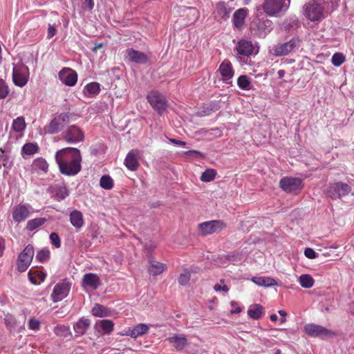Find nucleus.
Masks as SVG:
<instances>
[{
  "instance_id": "nucleus-1",
  "label": "nucleus",
  "mask_w": 354,
  "mask_h": 354,
  "mask_svg": "<svg viewBox=\"0 0 354 354\" xmlns=\"http://www.w3.org/2000/svg\"><path fill=\"white\" fill-rule=\"evenodd\" d=\"M55 160L63 174L75 176L81 170L82 156L77 148L66 147L57 151Z\"/></svg>"
},
{
  "instance_id": "nucleus-36",
  "label": "nucleus",
  "mask_w": 354,
  "mask_h": 354,
  "mask_svg": "<svg viewBox=\"0 0 354 354\" xmlns=\"http://www.w3.org/2000/svg\"><path fill=\"white\" fill-rule=\"evenodd\" d=\"M46 219L45 218H37L28 221L26 229L29 231H33L37 227L45 223Z\"/></svg>"
},
{
  "instance_id": "nucleus-9",
  "label": "nucleus",
  "mask_w": 354,
  "mask_h": 354,
  "mask_svg": "<svg viewBox=\"0 0 354 354\" xmlns=\"http://www.w3.org/2000/svg\"><path fill=\"white\" fill-rule=\"evenodd\" d=\"M226 227V224L220 220L205 221L198 225V229L200 234L207 236L214 233H218Z\"/></svg>"
},
{
  "instance_id": "nucleus-7",
  "label": "nucleus",
  "mask_w": 354,
  "mask_h": 354,
  "mask_svg": "<svg viewBox=\"0 0 354 354\" xmlns=\"http://www.w3.org/2000/svg\"><path fill=\"white\" fill-rule=\"evenodd\" d=\"M290 0H265L263 8L270 16H274L281 12H285L290 6Z\"/></svg>"
},
{
  "instance_id": "nucleus-38",
  "label": "nucleus",
  "mask_w": 354,
  "mask_h": 354,
  "mask_svg": "<svg viewBox=\"0 0 354 354\" xmlns=\"http://www.w3.org/2000/svg\"><path fill=\"white\" fill-rule=\"evenodd\" d=\"M26 122L23 117H17L13 120L12 127L16 132H21L26 128Z\"/></svg>"
},
{
  "instance_id": "nucleus-4",
  "label": "nucleus",
  "mask_w": 354,
  "mask_h": 354,
  "mask_svg": "<svg viewBox=\"0 0 354 354\" xmlns=\"http://www.w3.org/2000/svg\"><path fill=\"white\" fill-rule=\"evenodd\" d=\"M304 331L311 337L326 339L336 336V333L321 325L309 323L304 326Z\"/></svg>"
},
{
  "instance_id": "nucleus-60",
  "label": "nucleus",
  "mask_w": 354,
  "mask_h": 354,
  "mask_svg": "<svg viewBox=\"0 0 354 354\" xmlns=\"http://www.w3.org/2000/svg\"><path fill=\"white\" fill-rule=\"evenodd\" d=\"M169 141L171 142L174 143V144H176V145H180V146H185V142L179 140L169 139Z\"/></svg>"
},
{
  "instance_id": "nucleus-58",
  "label": "nucleus",
  "mask_w": 354,
  "mask_h": 354,
  "mask_svg": "<svg viewBox=\"0 0 354 354\" xmlns=\"http://www.w3.org/2000/svg\"><path fill=\"white\" fill-rule=\"evenodd\" d=\"M226 259L229 261H231L232 263H236L237 261H238V255H235V254H230V255H227Z\"/></svg>"
},
{
  "instance_id": "nucleus-55",
  "label": "nucleus",
  "mask_w": 354,
  "mask_h": 354,
  "mask_svg": "<svg viewBox=\"0 0 354 354\" xmlns=\"http://www.w3.org/2000/svg\"><path fill=\"white\" fill-rule=\"evenodd\" d=\"M56 33V28L53 26L49 25L48 28V38H52Z\"/></svg>"
},
{
  "instance_id": "nucleus-39",
  "label": "nucleus",
  "mask_w": 354,
  "mask_h": 354,
  "mask_svg": "<svg viewBox=\"0 0 354 354\" xmlns=\"http://www.w3.org/2000/svg\"><path fill=\"white\" fill-rule=\"evenodd\" d=\"M100 185L104 189H111L113 187V180L109 176L104 175L101 177Z\"/></svg>"
},
{
  "instance_id": "nucleus-18",
  "label": "nucleus",
  "mask_w": 354,
  "mask_h": 354,
  "mask_svg": "<svg viewBox=\"0 0 354 354\" xmlns=\"http://www.w3.org/2000/svg\"><path fill=\"white\" fill-rule=\"evenodd\" d=\"M59 79L63 84L73 86L77 82V74L71 68H64L59 73Z\"/></svg>"
},
{
  "instance_id": "nucleus-13",
  "label": "nucleus",
  "mask_w": 354,
  "mask_h": 354,
  "mask_svg": "<svg viewBox=\"0 0 354 354\" xmlns=\"http://www.w3.org/2000/svg\"><path fill=\"white\" fill-rule=\"evenodd\" d=\"M279 184L286 193L296 194L302 188V180L299 178L283 177Z\"/></svg>"
},
{
  "instance_id": "nucleus-16",
  "label": "nucleus",
  "mask_w": 354,
  "mask_h": 354,
  "mask_svg": "<svg viewBox=\"0 0 354 354\" xmlns=\"http://www.w3.org/2000/svg\"><path fill=\"white\" fill-rule=\"evenodd\" d=\"M125 60L138 64H146L149 61V57L147 54L134 50L133 48H128L124 54Z\"/></svg>"
},
{
  "instance_id": "nucleus-22",
  "label": "nucleus",
  "mask_w": 354,
  "mask_h": 354,
  "mask_svg": "<svg viewBox=\"0 0 354 354\" xmlns=\"http://www.w3.org/2000/svg\"><path fill=\"white\" fill-rule=\"evenodd\" d=\"M124 163L128 169L131 171L137 170L139 166L138 153L134 150L130 151L127 153Z\"/></svg>"
},
{
  "instance_id": "nucleus-44",
  "label": "nucleus",
  "mask_w": 354,
  "mask_h": 354,
  "mask_svg": "<svg viewBox=\"0 0 354 354\" xmlns=\"http://www.w3.org/2000/svg\"><path fill=\"white\" fill-rule=\"evenodd\" d=\"M345 61L344 55L341 53H335L331 59L332 64L335 66H339Z\"/></svg>"
},
{
  "instance_id": "nucleus-20",
  "label": "nucleus",
  "mask_w": 354,
  "mask_h": 354,
  "mask_svg": "<svg viewBox=\"0 0 354 354\" xmlns=\"http://www.w3.org/2000/svg\"><path fill=\"white\" fill-rule=\"evenodd\" d=\"M149 326L145 324H139L133 328H129L121 333L122 335L130 336L132 338H136L142 336L149 331Z\"/></svg>"
},
{
  "instance_id": "nucleus-28",
  "label": "nucleus",
  "mask_w": 354,
  "mask_h": 354,
  "mask_svg": "<svg viewBox=\"0 0 354 354\" xmlns=\"http://www.w3.org/2000/svg\"><path fill=\"white\" fill-rule=\"evenodd\" d=\"M70 221L73 227L80 230L84 225L83 215L80 211L73 210L70 214Z\"/></svg>"
},
{
  "instance_id": "nucleus-40",
  "label": "nucleus",
  "mask_w": 354,
  "mask_h": 354,
  "mask_svg": "<svg viewBox=\"0 0 354 354\" xmlns=\"http://www.w3.org/2000/svg\"><path fill=\"white\" fill-rule=\"evenodd\" d=\"M101 328L103 330L104 333L109 334L113 330L114 324L112 321L108 319H103L99 322Z\"/></svg>"
},
{
  "instance_id": "nucleus-41",
  "label": "nucleus",
  "mask_w": 354,
  "mask_h": 354,
  "mask_svg": "<svg viewBox=\"0 0 354 354\" xmlns=\"http://www.w3.org/2000/svg\"><path fill=\"white\" fill-rule=\"evenodd\" d=\"M216 172L214 169H206L201 176V180L203 182H210L213 180L216 176Z\"/></svg>"
},
{
  "instance_id": "nucleus-33",
  "label": "nucleus",
  "mask_w": 354,
  "mask_h": 354,
  "mask_svg": "<svg viewBox=\"0 0 354 354\" xmlns=\"http://www.w3.org/2000/svg\"><path fill=\"white\" fill-rule=\"evenodd\" d=\"M298 282L302 288H310L313 286L315 280L311 275L304 274L299 276Z\"/></svg>"
},
{
  "instance_id": "nucleus-49",
  "label": "nucleus",
  "mask_w": 354,
  "mask_h": 354,
  "mask_svg": "<svg viewBox=\"0 0 354 354\" xmlns=\"http://www.w3.org/2000/svg\"><path fill=\"white\" fill-rule=\"evenodd\" d=\"M217 12L223 16L227 15L228 12L227 11L226 5L224 2L220 1L216 5Z\"/></svg>"
},
{
  "instance_id": "nucleus-45",
  "label": "nucleus",
  "mask_w": 354,
  "mask_h": 354,
  "mask_svg": "<svg viewBox=\"0 0 354 354\" xmlns=\"http://www.w3.org/2000/svg\"><path fill=\"white\" fill-rule=\"evenodd\" d=\"M68 195V192L65 186L59 187L55 194L57 200L61 201L64 199Z\"/></svg>"
},
{
  "instance_id": "nucleus-35",
  "label": "nucleus",
  "mask_w": 354,
  "mask_h": 354,
  "mask_svg": "<svg viewBox=\"0 0 354 354\" xmlns=\"http://www.w3.org/2000/svg\"><path fill=\"white\" fill-rule=\"evenodd\" d=\"M32 167L35 171H41L46 173L48 171V165L45 159L39 158L33 161Z\"/></svg>"
},
{
  "instance_id": "nucleus-46",
  "label": "nucleus",
  "mask_w": 354,
  "mask_h": 354,
  "mask_svg": "<svg viewBox=\"0 0 354 354\" xmlns=\"http://www.w3.org/2000/svg\"><path fill=\"white\" fill-rule=\"evenodd\" d=\"M9 93L8 86L3 79H0V99H4Z\"/></svg>"
},
{
  "instance_id": "nucleus-50",
  "label": "nucleus",
  "mask_w": 354,
  "mask_h": 354,
  "mask_svg": "<svg viewBox=\"0 0 354 354\" xmlns=\"http://www.w3.org/2000/svg\"><path fill=\"white\" fill-rule=\"evenodd\" d=\"M304 255L310 259H313L318 257V254L313 249L310 248L305 249Z\"/></svg>"
},
{
  "instance_id": "nucleus-17",
  "label": "nucleus",
  "mask_w": 354,
  "mask_h": 354,
  "mask_svg": "<svg viewBox=\"0 0 354 354\" xmlns=\"http://www.w3.org/2000/svg\"><path fill=\"white\" fill-rule=\"evenodd\" d=\"M31 206L27 204H19L12 211V218L17 223L25 221L30 214Z\"/></svg>"
},
{
  "instance_id": "nucleus-48",
  "label": "nucleus",
  "mask_w": 354,
  "mask_h": 354,
  "mask_svg": "<svg viewBox=\"0 0 354 354\" xmlns=\"http://www.w3.org/2000/svg\"><path fill=\"white\" fill-rule=\"evenodd\" d=\"M50 242L55 248H59L61 246V241L59 235L55 232H52L50 234Z\"/></svg>"
},
{
  "instance_id": "nucleus-59",
  "label": "nucleus",
  "mask_w": 354,
  "mask_h": 354,
  "mask_svg": "<svg viewBox=\"0 0 354 354\" xmlns=\"http://www.w3.org/2000/svg\"><path fill=\"white\" fill-rule=\"evenodd\" d=\"M4 249H5L4 239L2 237H0V257H1L3 255Z\"/></svg>"
},
{
  "instance_id": "nucleus-43",
  "label": "nucleus",
  "mask_w": 354,
  "mask_h": 354,
  "mask_svg": "<svg viewBox=\"0 0 354 354\" xmlns=\"http://www.w3.org/2000/svg\"><path fill=\"white\" fill-rule=\"evenodd\" d=\"M214 290L216 292L227 293L229 291L228 286L225 283L224 279H221L220 282L214 286Z\"/></svg>"
},
{
  "instance_id": "nucleus-62",
  "label": "nucleus",
  "mask_w": 354,
  "mask_h": 354,
  "mask_svg": "<svg viewBox=\"0 0 354 354\" xmlns=\"http://www.w3.org/2000/svg\"><path fill=\"white\" fill-rule=\"evenodd\" d=\"M231 306L234 308V310H240L239 307H238V304L236 301H231L230 302Z\"/></svg>"
},
{
  "instance_id": "nucleus-34",
  "label": "nucleus",
  "mask_w": 354,
  "mask_h": 354,
  "mask_svg": "<svg viewBox=\"0 0 354 354\" xmlns=\"http://www.w3.org/2000/svg\"><path fill=\"white\" fill-rule=\"evenodd\" d=\"M54 333L58 337H68L72 335L70 327L65 325H58L54 328Z\"/></svg>"
},
{
  "instance_id": "nucleus-26",
  "label": "nucleus",
  "mask_w": 354,
  "mask_h": 354,
  "mask_svg": "<svg viewBox=\"0 0 354 354\" xmlns=\"http://www.w3.org/2000/svg\"><path fill=\"white\" fill-rule=\"evenodd\" d=\"M91 325V321L85 317H82L73 325V329L76 336L83 335Z\"/></svg>"
},
{
  "instance_id": "nucleus-15",
  "label": "nucleus",
  "mask_w": 354,
  "mask_h": 354,
  "mask_svg": "<svg viewBox=\"0 0 354 354\" xmlns=\"http://www.w3.org/2000/svg\"><path fill=\"white\" fill-rule=\"evenodd\" d=\"M71 289V283L64 280L55 285L51 294V298L54 302L62 300L69 293Z\"/></svg>"
},
{
  "instance_id": "nucleus-37",
  "label": "nucleus",
  "mask_w": 354,
  "mask_h": 354,
  "mask_svg": "<svg viewBox=\"0 0 354 354\" xmlns=\"http://www.w3.org/2000/svg\"><path fill=\"white\" fill-rule=\"evenodd\" d=\"M237 84L242 90L248 91L251 88V81L247 75H241L238 78Z\"/></svg>"
},
{
  "instance_id": "nucleus-19",
  "label": "nucleus",
  "mask_w": 354,
  "mask_h": 354,
  "mask_svg": "<svg viewBox=\"0 0 354 354\" xmlns=\"http://www.w3.org/2000/svg\"><path fill=\"white\" fill-rule=\"evenodd\" d=\"M101 285L100 277L93 273H86L84 275L82 281V286L84 288L96 290Z\"/></svg>"
},
{
  "instance_id": "nucleus-31",
  "label": "nucleus",
  "mask_w": 354,
  "mask_h": 354,
  "mask_svg": "<svg viewBox=\"0 0 354 354\" xmlns=\"http://www.w3.org/2000/svg\"><path fill=\"white\" fill-rule=\"evenodd\" d=\"M166 269L164 263L156 261H151L149 266V272L153 275H158Z\"/></svg>"
},
{
  "instance_id": "nucleus-11",
  "label": "nucleus",
  "mask_w": 354,
  "mask_h": 354,
  "mask_svg": "<svg viewBox=\"0 0 354 354\" xmlns=\"http://www.w3.org/2000/svg\"><path fill=\"white\" fill-rule=\"evenodd\" d=\"M351 191V187L342 182L330 184L327 188L326 194L331 198H337L348 194Z\"/></svg>"
},
{
  "instance_id": "nucleus-24",
  "label": "nucleus",
  "mask_w": 354,
  "mask_h": 354,
  "mask_svg": "<svg viewBox=\"0 0 354 354\" xmlns=\"http://www.w3.org/2000/svg\"><path fill=\"white\" fill-rule=\"evenodd\" d=\"M167 340L172 344L178 351H182L187 344V339L185 335L174 334L172 336L167 338Z\"/></svg>"
},
{
  "instance_id": "nucleus-61",
  "label": "nucleus",
  "mask_w": 354,
  "mask_h": 354,
  "mask_svg": "<svg viewBox=\"0 0 354 354\" xmlns=\"http://www.w3.org/2000/svg\"><path fill=\"white\" fill-rule=\"evenodd\" d=\"M285 74H286V72H285V71H284V70H279V71H278V72H277V75H278L279 78H282V77H284V75H285Z\"/></svg>"
},
{
  "instance_id": "nucleus-21",
  "label": "nucleus",
  "mask_w": 354,
  "mask_h": 354,
  "mask_svg": "<svg viewBox=\"0 0 354 354\" xmlns=\"http://www.w3.org/2000/svg\"><path fill=\"white\" fill-rule=\"evenodd\" d=\"M248 14V10L245 8H239L233 15L232 21L234 26L240 30L242 28L245 19Z\"/></svg>"
},
{
  "instance_id": "nucleus-32",
  "label": "nucleus",
  "mask_w": 354,
  "mask_h": 354,
  "mask_svg": "<svg viewBox=\"0 0 354 354\" xmlns=\"http://www.w3.org/2000/svg\"><path fill=\"white\" fill-rule=\"evenodd\" d=\"M39 147L36 143H26L21 149V154L24 158L30 156L37 152Z\"/></svg>"
},
{
  "instance_id": "nucleus-30",
  "label": "nucleus",
  "mask_w": 354,
  "mask_h": 354,
  "mask_svg": "<svg viewBox=\"0 0 354 354\" xmlns=\"http://www.w3.org/2000/svg\"><path fill=\"white\" fill-rule=\"evenodd\" d=\"M100 91V84L97 82H91L86 84L83 90L84 95L89 97H95Z\"/></svg>"
},
{
  "instance_id": "nucleus-3",
  "label": "nucleus",
  "mask_w": 354,
  "mask_h": 354,
  "mask_svg": "<svg viewBox=\"0 0 354 354\" xmlns=\"http://www.w3.org/2000/svg\"><path fill=\"white\" fill-rule=\"evenodd\" d=\"M71 114L68 113H61L55 115L48 124L44 126V131L48 134H55L60 132L64 126L70 122Z\"/></svg>"
},
{
  "instance_id": "nucleus-12",
  "label": "nucleus",
  "mask_w": 354,
  "mask_h": 354,
  "mask_svg": "<svg viewBox=\"0 0 354 354\" xmlns=\"http://www.w3.org/2000/svg\"><path fill=\"white\" fill-rule=\"evenodd\" d=\"M299 40L296 38H292L287 42L278 44L274 46L270 51L276 56L286 55L293 51L296 47L299 46Z\"/></svg>"
},
{
  "instance_id": "nucleus-56",
  "label": "nucleus",
  "mask_w": 354,
  "mask_h": 354,
  "mask_svg": "<svg viewBox=\"0 0 354 354\" xmlns=\"http://www.w3.org/2000/svg\"><path fill=\"white\" fill-rule=\"evenodd\" d=\"M5 323L9 326H12L15 324V319L11 315H7L5 317Z\"/></svg>"
},
{
  "instance_id": "nucleus-51",
  "label": "nucleus",
  "mask_w": 354,
  "mask_h": 354,
  "mask_svg": "<svg viewBox=\"0 0 354 354\" xmlns=\"http://www.w3.org/2000/svg\"><path fill=\"white\" fill-rule=\"evenodd\" d=\"M28 327L31 330H38L40 327V322L35 319H30L28 322Z\"/></svg>"
},
{
  "instance_id": "nucleus-5",
  "label": "nucleus",
  "mask_w": 354,
  "mask_h": 354,
  "mask_svg": "<svg viewBox=\"0 0 354 354\" xmlns=\"http://www.w3.org/2000/svg\"><path fill=\"white\" fill-rule=\"evenodd\" d=\"M29 79V68L19 62L14 65L12 69V81L15 86L24 87Z\"/></svg>"
},
{
  "instance_id": "nucleus-23",
  "label": "nucleus",
  "mask_w": 354,
  "mask_h": 354,
  "mask_svg": "<svg viewBox=\"0 0 354 354\" xmlns=\"http://www.w3.org/2000/svg\"><path fill=\"white\" fill-rule=\"evenodd\" d=\"M236 50L240 55L249 56L254 51V46L252 41L248 40H240L236 45Z\"/></svg>"
},
{
  "instance_id": "nucleus-53",
  "label": "nucleus",
  "mask_w": 354,
  "mask_h": 354,
  "mask_svg": "<svg viewBox=\"0 0 354 354\" xmlns=\"http://www.w3.org/2000/svg\"><path fill=\"white\" fill-rule=\"evenodd\" d=\"M82 6L87 10H92L94 7V2L93 0H82Z\"/></svg>"
},
{
  "instance_id": "nucleus-14",
  "label": "nucleus",
  "mask_w": 354,
  "mask_h": 354,
  "mask_svg": "<svg viewBox=\"0 0 354 354\" xmlns=\"http://www.w3.org/2000/svg\"><path fill=\"white\" fill-rule=\"evenodd\" d=\"M84 138V134L81 129L75 125L68 127L64 131L63 139L68 143L75 144Z\"/></svg>"
},
{
  "instance_id": "nucleus-42",
  "label": "nucleus",
  "mask_w": 354,
  "mask_h": 354,
  "mask_svg": "<svg viewBox=\"0 0 354 354\" xmlns=\"http://www.w3.org/2000/svg\"><path fill=\"white\" fill-rule=\"evenodd\" d=\"M50 258V251L48 249L43 248L38 251L36 255V259L41 263L47 261Z\"/></svg>"
},
{
  "instance_id": "nucleus-63",
  "label": "nucleus",
  "mask_w": 354,
  "mask_h": 354,
  "mask_svg": "<svg viewBox=\"0 0 354 354\" xmlns=\"http://www.w3.org/2000/svg\"><path fill=\"white\" fill-rule=\"evenodd\" d=\"M262 306L259 304H255L253 308H250L249 310H262Z\"/></svg>"
},
{
  "instance_id": "nucleus-25",
  "label": "nucleus",
  "mask_w": 354,
  "mask_h": 354,
  "mask_svg": "<svg viewBox=\"0 0 354 354\" xmlns=\"http://www.w3.org/2000/svg\"><path fill=\"white\" fill-rule=\"evenodd\" d=\"M220 73L227 83L234 75L232 64L228 60H224L219 66Z\"/></svg>"
},
{
  "instance_id": "nucleus-64",
  "label": "nucleus",
  "mask_w": 354,
  "mask_h": 354,
  "mask_svg": "<svg viewBox=\"0 0 354 354\" xmlns=\"http://www.w3.org/2000/svg\"><path fill=\"white\" fill-rule=\"evenodd\" d=\"M92 310H105L101 305L95 304V306L92 308Z\"/></svg>"
},
{
  "instance_id": "nucleus-27",
  "label": "nucleus",
  "mask_w": 354,
  "mask_h": 354,
  "mask_svg": "<svg viewBox=\"0 0 354 354\" xmlns=\"http://www.w3.org/2000/svg\"><path fill=\"white\" fill-rule=\"evenodd\" d=\"M252 281L259 286L271 287L277 284V281L269 277H254L251 279Z\"/></svg>"
},
{
  "instance_id": "nucleus-2",
  "label": "nucleus",
  "mask_w": 354,
  "mask_h": 354,
  "mask_svg": "<svg viewBox=\"0 0 354 354\" xmlns=\"http://www.w3.org/2000/svg\"><path fill=\"white\" fill-rule=\"evenodd\" d=\"M340 0H311L301 10L303 16L313 22H319L335 10Z\"/></svg>"
},
{
  "instance_id": "nucleus-10",
  "label": "nucleus",
  "mask_w": 354,
  "mask_h": 354,
  "mask_svg": "<svg viewBox=\"0 0 354 354\" xmlns=\"http://www.w3.org/2000/svg\"><path fill=\"white\" fill-rule=\"evenodd\" d=\"M147 100L150 105L158 112L163 113L167 107V102L165 97L158 91H151L147 96Z\"/></svg>"
},
{
  "instance_id": "nucleus-57",
  "label": "nucleus",
  "mask_w": 354,
  "mask_h": 354,
  "mask_svg": "<svg viewBox=\"0 0 354 354\" xmlns=\"http://www.w3.org/2000/svg\"><path fill=\"white\" fill-rule=\"evenodd\" d=\"M95 317H105L109 315V311H93Z\"/></svg>"
},
{
  "instance_id": "nucleus-8",
  "label": "nucleus",
  "mask_w": 354,
  "mask_h": 354,
  "mask_svg": "<svg viewBox=\"0 0 354 354\" xmlns=\"http://www.w3.org/2000/svg\"><path fill=\"white\" fill-rule=\"evenodd\" d=\"M34 254L33 246L28 245L19 254L17 261V268L19 272H24L27 270L32 261Z\"/></svg>"
},
{
  "instance_id": "nucleus-52",
  "label": "nucleus",
  "mask_w": 354,
  "mask_h": 354,
  "mask_svg": "<svg viewBox=\"0 0 354 354\" xmlns=\"http://www.w3.org/2000/svg\"><path fill=\"white\" fill-rule=\"evenodd\" d=\"M185 155L187 157H199V158H203L204 155L199 151L196 150H189L187 152H185Z\"/></svg>"
},
{
  "instance_id": "nucleus-54",
  "label": "nucleus",
  "mask_w": 354,
  "mask_h": 354,
  "mask_svg": "<svg viewBox=\"0 0 354 354\" xmlns=\"http://www.w3.org/2000/svg\"><path fill=\"white\" fill-rule=\"evenodd\" d=\"M248 314L250 317L257 319L262 316L263 311H248Z\"/></svg>"
},
{
  "instance_id": "nucleus-47",
  "label": "nucleus",
  "mask_w": 354,
  "mask_h": 354,
  "mask_svg": "<svg viewBox=\"0 0 354 354\" xmlns=\"http://www.w3.org/2000/svg\"><path fill=\"white\" fill-rule=\"evenodd\" d=\"M190 277H191V274H190L189 272L185 271L183 273H182L180 275V277L178 278V283L183 286L187 284L190 280Z\"/></svg>"
},
{
  "instance_id": "nucleus-29",
  "label": "nucleus",
  "mask_w": 354,
  "mask_h": 354,
  "mask_svg": "<svg viewBox=\"0 0 354 354\" xmlns=\"http://www.w3.org/2000/svg\"><path fill=\"white\" fill-rule=\"evenodd\" d=\"M28 276L30 281L32 284L39 285L45 280L46 274L37 270H30L28 273Z\"/></svg>"
},
{
  "instance_id": "nucleus-6",
  "label": "nucleus",
  "mask_w": 354,
  "mask_h": 354,
  "mask_svg": "<svg viewBox=\"0 0 354 354\" xmlns=\"http://www.w3.org/2000/svg\"><path fill=\"white\" fill-rule=\"evenodd\" d=\"M272 30V22L269 19H255L250 25V30L253 35L264 38Z\"/></svg>"
}]
</instances>
